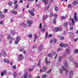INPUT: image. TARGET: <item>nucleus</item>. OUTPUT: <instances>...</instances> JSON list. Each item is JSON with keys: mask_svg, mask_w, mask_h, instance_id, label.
I'll return each instance as SVG.
<instances>
[{"mask_svg": "<svg viewBox=\"0 0 78 78\" xmlns=\"http://www.w3.org/2000/svg\"><path fill=\"white\" fill-rule=\"evenodd\" d=\"M63 70H64L65 72V73H68V69H66V68H65L64 66H62V68L60 69V73H63Z\"/></svg>", "mask_w": 78, "mask_h": 78, "instance_id": "f257e3e1", "label": "nucleus"}, {"mask_svg": "<svg viewBox=\"0 0 78 78\" xmlns=\"http://www.w3.org/2000/svg\"><path fill=\"white\" fill-rule=\"evenodd\" d=\"M73 18L74 20H75L76 22H77V21H78V16H77L76 12L74 13Z\"/></svg>", "mask_w": 78, "mask_h": 78, "instance_id": "f03ea898", "label": "nucleus"}, {"mask_svg": "<svg viewBox=\"0 0 78 78\" xmlns=\"http://www.w3.org/2000/svg\"><path fill=\"white\" fill-rule=\"evenodd\" d=\"M62 29L61 28H59L58 27H57L55 29L54 31L55 32H57V31H62Z\"/></svg>", "mask_w": 78, "mask_h": 78, "instance_id": "7ed1b4c3", "label": "nucleus"}, {"mask_svg": "<svg viewBox=\"0 0 78 78\" xmlns=\"http://www.w3.org/2000/svg\"><path fill=\"white\" fill-rule=\"evenodd\" d=\"M19 59L18 61H20V60L23 59V55L22 54H20L19 55Z\"/></svg>", "mask_w": 78, "mask_h": 78, "instance_id": "20e7f679", "label": "nucleus"}, {"mask_svg": "<svg viewBox=\"0 0 78 78\" xmlns=\"http://www.w3.org/2000/svg\"><path fill=\"white\" fill-rule=\"evenodd\" d=\"M3 53L2 54V56L4 57H6V56H7V54L6 53V52L5 51L3 50L2 51Z\"/></svg>", "mask_w": 78, "mask_h": 78, "instance_id": "39448f33", "label": "nucleus"}, {"mask_svg": "<svg viewBox=\"0 0 78 78\" xmlns=\"http://www.w3.org/2000/svg\"><path fill=\"white\" fill-rule=\"evenodd\" d=\"M60 46L61 47H67L68 45L66 44H63L62 43H61L60 44Z\"/></svg>", "mask_w": 78, "mask_h": 78, "instance_id": "423d86ee", "label": "nucleus"}, {"mask_svg": "<svg viewBox=\"0 0 78 78\" xmlns=\"http://www.w3.org/2000/svg\"><path fill=\"white\" fill-rule=\"evenodd\" d=\"M73 75V71H71L69 73V78H72Z\"/></svg>", "mask_w": 78, "mask_h": 78, "instance_id": "0eeeda50", "label": "nucleus"}, {"mask_svg": "<svg viewBox=\"0 0 78 78\" xmlns=\"http://www.w3.org/2000/svg\"><path fill=\"white\" fill-rule=\"evenodd\" d=\"M46 70V67H44L42 69H41L40 71L41 72H44Z\"/></svg>", "mask_w": 78, "mask_h": 78, "instance_id": "6e6552de", "label": "nucleus"}, {"mask_svg": "<svg viewBox=\"0 0 78 78\" xmlns=\"http://www.w3.org/2000/svg\"><path fill=\"white\" fill-rule=\"evenodd\" d=\"M6 73H7L6 70H4L3 71V72L1 73V76H3V75H4V74L6 75Z\"/></svg>", "mask_w": 78, "mask_h": 78, "instance_id": "1a4fd4ad", "label": "nucleus"}, {"mask_svg": "<svg viewBox=\"0 0 78 78\" xmlns=\"http://www.w3.org/2000/svg\"><path fill=\"white\" fill-rule=\"evenodd\" d=\"M27 23L28 24L29 27H30V25H31L32 23H33V21H30L28 20L27 22Z\"/></svg>", "mask_w": 78, "mask_h": 78, "instance_id": "9d476101", "label": "nucleus"}, {"mask_svg": "<svg viewBox=\"0 0 78 78\" xmlns=\"http://www.w3.org/2000/svg\"><path fill=\"white\" fill-rule=\"evenodd\" d=\"M58 37L59 38L60 40H61V41H63V40L64 39V37L62 36L60 37L59 36H58Z\"/></svg>", "mask_w": 78, "mask_h": 78, "instance_id": "9b49d317", "label": "nucleus"}, {"mask_svg": "<svg viewBox=\"0 0 78 78\" xmlns=\"http://www.w3.org/2000/svg\"><path fill=\"white\" fill-rule=\"evenodd\" d=\"M11 12L13 14H15V15H16L17 14V12L16 11H14L13 10H11Z\"/></svg>", "mask_w": 78, "mask_h": 78, "instance_id": "f8f14e48", "label": "nucleus"}, {"mask_svg": "<svg viewBox=\"0 0 78 78\" xmlns=\"http://www.w3.org/2000/svg\"><path fill=\"white\" fill-rule=\"evenodd\" d=\"M54 9L55 11L56 12H57V11H58V10H59V8H58V7L56 5H55Z\"/></svg>", "mask_w": 78, "mask_h": 78, "instance_id": "ddd939ff", "label": "nucleus"}, {"mask_svg": "<svg viewBox=\"0 0 78 78\" xmlns=\"http://www.w3.org/2000/svg\"><path fill=\"white\" fill-rule=\"evenodd\" d=\"M66 52L67 55H69L70 54V49H67L66 50Z\"/></svg>", "mask_w": 78, "mask_h": 78, "instance_id": "4468645a", "label": "nucleus"}, {"mask_svg": "<svg viewBox=\"0 0 78 78\" xmlns=\"http://www.w3.org/2000/svg\"><path fill=\"white\" fill-rule=\"evenodd\" d=\"M42 45L41 44L40 46L38 48V51H41L42 50Z\"/></svg>", "mask_w": 78, "mask_h": 78, "instance_id": "2eb2a0df", "label": "nucleus"}, {"mask_svg": "<svg viewBox=\"0 0 78 78\" xmlns=\"http://www.w3.org/2000/svg\"><path fill=\"white\" fill-rule=\"evenodd\" d=\"M73 4L74 6H75V5H76L78 4V2L76 1H74L73 2Z\"/></svg>", "mask_w": 78, "mask_h": 78, "instance_id": "dca6fc26", "label": "nucleus"}, {"mask_svg": "<svg viewBox=\"0 0 78 78\" xmlns=\"http://www.w3.org/2000/svg\"><path fill=\"white\" fill-rule=\"evenodd\" d=\"M48 18V15H45L43 16V20H46L47 18Z\"/></svg>", "mask_w": 78, "mask_h": 78, "instance_id": "f3484780", "label": "nucleus"}, {"mask_svg": "<svg viewBox=\"0 0 78 78\" xmlns=\"http://www.w3.org/2000/svg\"><path fill=\"white\" fill-rule=\"evenodd\" d=\"M29 12L30 13V14L31 15V16H34V12H31V11L29 10Z\"/></svg>", "mask_w": 78, "mask_h": 78, "instance_id": "a211bd4d", "label": "nucleus"}, {"mask_svg": "<svg viewBox=\"0 0 78 78\" xmlns=\"http://www.w3.org/2000/svg\"><path fill=\"white\" fill-rule=\"evenodd\" d=\"M34 66L32 67V68H30L29 69V72H31V71H32V70H33L34 69Z\"/></svg>", "mask_w": 78, "mask_h": 78, "instance_id": "6ab92c4d", "label": "nucleus"}, {"mask_svg": "<svg viewBox=\"0 0 78 78\" xmlns=\"http://www.w3.org/2000/svg\"><path fill=\"white\" fill-rule=\"evenodd\" d=\"M27 25V24H25L24 23H22L21 24V26H23L24 27H26Z\"/></svg>", "mask_w": 78, "mask_h": 78, "instance_id": "aec40b11", "label": "nucleus"}, {"mask_svg": "<svg viewBox=\"0 0 78 78\" xmlns=\"http://www.w3.org/2000/svg\"><path fill=\"white\" fill-rule=\"evenodd\" d=\"M45 63L47 64H48V63H50V62H48V60L47 59V57L45 58Z\"/></svg>", "mask_w": 78, "mask_h": 78, "instance_id": "412c9836", "label": "nucleus"}, {"mask_svg": "<svg viewBox=\"0 0 78 78\" xmlns=\"http://www.w3.org/2000/svg\"><path fill=\"white\" fill-rule=\"evenodd\" d=\"M34 39H35V40L34 41V42L35 41H36V40L37 39V34H35V36H34Z\"/></svg>", "mask_w": 78, "mask_h": 78, "instance_id": "4be33fe9", "label": "nucleus"}, {"mask_svg": "<svg viewBox=\"0 0 78 78\" xmlns=\"http://www.w3.org/2000/svg\"><path fill=\"white\" fill-rule=\"evenodd\" d=\"M43 2L47 5L48 3V1L47 0H43Z\"/></svg>", "mask_w": 78, "mask_h": 78, "instance_id": "5701e85b", "label": "nucleus"}, {"mask_svg": "<svg viewBox=\"0 0 78 78\" xmlns=\"http://www.w3.org/2000/svg\"><path fill=\"white\" fill-rule=\"evenodd\" d=\"M17 73L16 72H15L13 75V77L14 78H15V77H16L17 76Z\"/></svg>", "mask_w": 78, "mask_h": 78, "instance_id": "b1692460", "label": "nucleus"}, {"mask_svg": "<svg viewBox=\"0 0 78 78\" xmlns=\"http://www.w3.org/2000/svg\"><path fill=\"white\" fill-rule=\"evenodd\" d=\"M16 40L19 41H20V37L18 36H17L16 37Z\"/></svg>", "mask_w": 78, "mask_h": 78, "instance_id": "393cba45", "label": "nucleus"}, {"mask_svg": "<svg viewBox=\"0 0 78 78\" xmlns=\"http://www.w3.org/2000/svg\"><path fill=\"white\" fill-rule=\"evenodd\" d=\"M64 64L65 67H68V64L67 63V62H64Z\"/></svg>", "mask_w": 78, "mask_h": 78, "instance_id": "a878e982", "label": "nucleus"}, {"mask_svg": "<svg viewBox=\"0 0 78 78\" xmlns=\"http://www.w3.org/2000/svg\"><path fill=\"white\" fill-rule=\"evenodd\" d=\"M74 64L75 65L76 67H78V63L76 62H74Z\"/></svg>", "mask_w": 78, "mask_h": 78, "instance_id": "bb28decb", "label": "nucleus"}, {"mask_svg": "<svg viewBox=\"0 0 78 78\" xmlns=\"http://www.w3.org/2000/svg\"><path fill=\"white\" fill-rule=\"evenodd\" d=\"M61 59H62L61 57L60 56L58 57V62H60L61 61Z\"/></svg>", "mask_w": 78, "mask_h": 78, "instance_id": "cd10ccee", "label": "nucleus"}, {"mask_svg": "<svg viewBox=\"0 0 78 78\" xmlns=\"http://www.w3.org/2000/svg\"><path fill=\"white\" fill-rule=\"evenodd\" d=\"M69 34L72 37H73L74 36V35H73V34L71 32H69Z\"/></svg>", "mask_w": 78, "mask_h": 78, "instance_id": "c85d7f7f", "label": "nucleus"}, {"mask_svg": "<svg viewBox=\"0 0 78 78\" xmlns=\"http://www.w3.org/2000/svg\"><path fill=\"white\" fill-rule=\"evenodd\" d=\"M74 52L76 54V53H78V49H75L74 50Z\"/></svg>", "mask_w": 78, "mask_h": 78, "instance_id": "c756f323", "label": "nucleus"}, {"mask_svg": "<svg viewBox=\"0 0 78 78\" xmlns=\"http://www.w3.org/2000/svg\"><path fill=\"white\" fill-rule=\"evenodd\" d=\"M71 20L72 21V23L73 24H72V25H74V24H75V23L74 22V20H73V19L72 18L71 19Z\"/></svg>", "mask_w": 78, "mask_h": 78, "instance_id": "7c9ffc66", "label": "nucleus"}, {"mask_svg": "<svg viewBox=\"0 0 78 78\" xmlns=\"http://www.w3.org/2000/svg\"><path fill=\"white\" fill-rule=\"evenodd\" d=\"M49 8V6H48L45 7V11H47L48 9V8Z\"/></svg>", "mask_w": 78, "mask_h": 78, "instance_id": "2f4dec72", "label": "nucleus"}, {"mask_svg": "<svg viewBox=\"0 0 78 78\" xmlns=\"http://www.w3.org/2000/svg\"><path fill=\"white\" fill-rule=\"evenodd\" d=\"M23 47H21L20 48V51H23Z\"/></svg>", "mask_w": 78, "mask_h": 78, "instance_id": "473e14b6", "label": "nucleus"}, {"mask_svg": "<svg viewBox=\"0 0 78 78\" xmlns=\"http://www.w3.org/2000/svg\"><path fill=\"white\" fill-rule=\"evenodd\" d=\"M72 5H71V4H69L68 6V7L69 8H72Z\"/></svg>", "mask_w": 78, "mask_h": 78, "instance_id": "72a5a7b5", "label": "nucleus"}, {"mask_svg": "<svg viewBox=\"0 0 78 78\" xmlns=\"http://www.w3.org/2000/svg\"><path fill=\"white\" fill-rule=\"evenodd\" d=\"M54 16L55 19H56L58 17V15H57V14H55L54 15Z\"/></svg>", "mask_w": 78, "mask_h": 78, "instance_id": "f704fd0d", "label": "nucleus"}, {"mask_svg": "<svg viewBox=\"0 0 78 78\" xmlns=\"http://www.w3.org/2000/svg\"><path fill=\"white\" fill-rule=\"evenodd\" d=\"M18 6H19V5H18V4H16L15 6V9H17L18 8Z\"/></svg>", "mask_w": 78, "mask_h": 78, "instance_id": "c9c22d12", "label": "nucleus"}, {"mask_svg": "<svg viewBox=\"0 0 78 78\" xmlns=\"http://www.w3.org/2000/svg\"><path fill=\"white\" fill-rule=\"evenodd\" d=\"M27 73H25V75L24 77V78H27Z\"/></svg>", "mask_w": 78, "mask_h": 78, "instance_id": "e433bc0d", "label": "nucleus"}, {"mask_svg": "<svg viewBox=\"0 0 78 78\" xmlns=\"http://www.w3.org/2000/svg\"><path fill=\"white\" fill-rule=\"evenodd\" d=\"M52 22H53V23L54 24H56V21L55 20V19H54L53 20H52Z\"/></svg>", "mask_w": 78, "mask_h": 78, "instance_id": "4c0bfd02", "label": "nucleus"}, {"mask_svg": "<svg viewBox=\"0 0 78 78\" xmlns=\"http://www.w3.org/2000/svg\"><path fill=\"white\" fill-rule=\"evenodd\" d=\"M11 35H8V36L7 37V39H11Z\"/></svg>", "mask_w": 78, "mask_h": 78, "instance_id": "58836bf2", "label": "nucleus"}, {"mask_svg": "<svg viewBox=\"0 0 78 78\" xmlns=\"http://www.w3.org/2000/svg\"><path fill=\"white\" fill-rule=\"evenodd\" d=\"M7 60L6 58H4L3 60L4 62L5 63L7 62Z\"/></svg>", "mask_w": 78, "mask_h": 78, "instance_id": "ea45409f", "label": "nucleus"}, {"mask_svg": "<svg viewBox=\"0 0 78 78\" xmlns=\"http://www.w3.org/2000/svg\"><path fill=\"white\" fill-rule=\"evenodd\" d=\"M41 62V60H39L38 61V66H39V67H40V63Z\"/></svg>", "mask_w": 78, "mask_h": 78, "instance_id": "a19ab883", "label": "nucleus"}, {"mask_svg": "<svg viewBox=\"0 0 78 78\" xmlns=\"http://www.w3.org/2000/svg\"><path fill=\"white\" fill-rule=\"evenodd\" d=\"M17 3V0H15V1L13 3L14 5H16Z\"/></svg>", "mask_w": 78, "mask_h": 78, "instance_id": "79ce46f5", "label": "nucleus"}, {"mask_svg": "<svg viewBox=\"0 0 78 78\" xmlns=\"http://www.w3.org/2000/svg\"><path fill=\"white\" fill-rule=\"evenodd\" d=\"M12 2H10L9 3V6H12Z\"/></svg>", "mask_w": 78, "mask_h": 78, "instance_id": "37998d69", "label": "nucleus"}, {"mask_svg": "<svg viewBox=\"0 0 78 78\" xmlns=\"http://www.w3.org/2000/svg\"><path fill=\"white\" fill-rule=\"evenodd\" d=\"M4 17H5V15H1V19H3V18H4Z\"/></svg>", "mask_w": 78, "mask_h": 78, "instance_id": "c03bdc74", "label": "nucleus"}, {"mask_svg": "<svg viewBox=\"0 0 78 78\" xmlns=\"http://www.w3.org/2000/svg\"><path fill=\"white\" fill-rule=\"evenodd\" d=\"M48 56L49 57H50V58H51L53 56V55L51 54H49L48 55Z\"/></svg>", "mask_w": 78, "mask_h": 78, "instance_id": "a18cd8bd", "label": "nucleus"}, {"mask_svg": "<svg viewBox=\"0 0 78 78\" xmlns=\"http://www.w3.org/2000/svg\"><path fill=\"white\" fill-rule=\"evenodd\" d=\"M28 36L30 38H31L33 37V35L32 34H30L28 35Z\"/></svg>", "mask_w": 78, "mask_h": 78, "instance_id": "49530a36", "label": "nucleus"}, {"mask_svg": "<svg viewBox=\"0 0 78 78\" xmlns=\"http://www.w3.org/2000/svg\"><path fill=\"white\" fill-rule=\"evenodd\" d=\"M35 10V9H33L31 10L30 11L32 12H34V11Z\"/></svg>", "mask_w": 78, "mask_h": 78, "instance_id": "de8ad7c7", "label": "nucleus"}, {"mask_svg": "<svg viewBox=\"0 0 78 78\" xmlns=\"http://www.w3.org/2000/svg\"><path fill=\"white\" fill-rule=\"evenodd\" d=\"M19 41L17 40H16V41H15V44H18V43H19Z\"/></svg>", "mask_w": 78, "mask_h": 78, "instance_id": "09e8293b", "label": "nucleus"}, {"mask_svg": "<svg viewBox=\"0 0 78 78\" xmlns=\"http://www.w3.org/2000/svg\"><path fill=\"white\" fill-rule=\"evenodd\" d=\"M66 26H67V22H66L64 24V27H66Z\"/></svg>", "mask_w": 78, "mask_h": 78, "instance_id": "8fccbe9b", "label": "nucleus"}, {"mask_svg": "<svg viewBox=\"0 0 78 78\" xmlns=\"http://www.w3.org/2000/svg\"><path fill=\"white\" fill-rule=\"evenodd\" d=\"M72 60H73V58H72V57H71L69 58V60L70 61H72Z\"/></svg>", "mask_w": 78, "mask_h": 78, "instance_id": "3c124183", "label": "nucleus"}, {"mask_svg": "<svg viewBox=\"0 0 78 78\" xmlns=\"http://www.w3.org/2000/svg\"><path fill=\"white\" fill-rule=\"evenodd\" d=\"M46 76H47V75H44L42 76V78H45Z\"/></svg>", "mask_w": 78, "mask_h": 78, "instance_id": "603ef678", "label": "nucleus"}, {"mask_svg": "<svg viewBox=\"0 0 78 78\" xmlns=\"http://www.w3.org/2000/svg\"><path fill=\"white\" fill-rule=\"evenodd\" d=\"M41 31H42L43 32L44 31H45V29L42 28L41 29Z\"/></svg>", "mask_w": 78, "mask_h": 78, "instance_id": "864d4df0", "label": "nucleus"}, {"mask_svg": "<svg viewBox=\"0 0 78 78\" xmlns=\"http://www.w3.org/2000/svg\"><path fill=\"white\" fill-rule=\"evenodd\" d=\"M62 50V49H61V48H59L57 49V51H61Z\"/></svg>", "mask_w": 78, "mask_h": 78, "instance_id": "5fc2aeb1", "label": "nucleus"}, {"mask_svg": "<svg viewBox=\"0 0 78 78\" xmlns=\"http://www.w3.org/2000/svg\"><path fill=\"white\" fill-rule=\"evenodd\" d=\"M12 68H13V69H16V66H13Z\"/></svg>", "mask_w": 78, "mask_h": 78, "instance_id": "6e6d98bb", "label": "nucleus"}, {"mask_svg": "<svg viewBox=\"0 0 78 78\" xmlns=\"http://www.w3.org/2000/svg\"><path fill=\"white\" fill-rule=\"evenodd\" d=\"M53 13H51L50 15V17H52V16H53Z\"/></svg>", "mask_w": 78, "mask_h": 78, "instance_id": "4d7b16f0", "label": "nucleus"}, {"mask_svg": "<svg viewBox=\"0 0 78 78\" xmlns=\"http://www.w3.org/2000/svg\"><path fill=\"white\" fill-rule=\"evenodd\" d=\"M26 51L24 50L23 51V54H25L26 53Z\"/></svg>", "mask_w": 78, "mask_h": 78, "instance_id": "13d9d810", "label": "nucleus"}, {"mask_svg": "<svg viewBox=\"0 0 78 78\" xmlns=\"http://www.w3.org/2000/svg\"><path fill=\"white\" fill-rule=\"evenodd\" d=\"M73 27H71L70 28V30H73Z\"/></svg>", "mask_w": 78, "mask_h": 78, "instance_id": "bf43d9fd", "label": "nucleus"}, {"mask_svg": "<svg viewBox=\"0 0 78 78\" xmlns=\"http://www.w3.org/2000/svg\"><path fill=\"white\" fill-rule=\"evenodd\" d=\"M51 69H50L49 71L47 72V73H50L51 72Z\"/></svg>", "mask_w": 78, "mask_h": 78, "instance_id": "052dcab7", "label": "nucleus"}, {"mask_svg": "<svg viewBox=\"0 0 78 78\" xmlns=\"http://www.w3.org/2000/svg\"><path fill=\"white\" fill-rule=\"evenodd\" d=\"M8 9H6L4 10V12H8Z\"/></svg>", "mask_w": 78, "mask_h": 78, "instance_id": "680f3d73", "label": "nucleus"}, {"mask_svg": "<svg viewBox=\"0 0 78 78\" xmlns=\"http://www.w3.org/2000/svg\"><path fill=\"white\" fill-rule=\"evenodd\" d=\"M49 37H52V34H49L48 35Z\"/></svg>", "mask_w": 78, "mask_h": 78, "instance_id": "e2e57ef3", "label": "nucleus"}, {"mask_svg": "<svg viewBox=\"0 0 78 78\" xmlns=\"http://www.w3.org/2000/svg\"><path fill=\"white\" fill-rule=\"evenodd\" d=\"M42 27V23H41L40 24V28H41Z\"/></svg>", "mask_w": 78, "mask_h": 78, "instance_id": "0e129e2a", "label": "nucleus"}, {"mask_svg": "<svg viewBox=\"0 0 78 78\" xmlns=\"http://www.w3.org/2000/svg\"><path fill=\"white\" fill-rule=\"evenodd\" d=\"M61 17V19H62V20H64V19H65V17L62 16Z\"/></svg>", "mask_w": 78, "mask_h": 78, "instance_id": "69168bd1", "label": "nucleus"}, {"mask_svg": "<svg viewBox=\"0 0 78 78\" xmlns=\"http://www.w3.org/2000/svg\"><path fill=\"white\" fill-rule=\"evenodd\" d=\"M56 39H55L54 41V43H55V44L56 43Z\"/></svg>", "mask_w": 78, "mask_h": 78, "instance_id": "338daca9", "label": "nucleus"}, {"mask_svg": "<svg viewBox=\"0 0 78 78\" xmlns=\"http://www.w3.org/2000/svg\"><path fill=\"white\" fill-rule=\"evenodd\" d=\"M28 78H31V75L30 74L28 76Z\"/></svg>", "mask_w": 78, "mask_h": 78, "instance_id": "774afa93", "label": "nucleus"}]
</instances>
